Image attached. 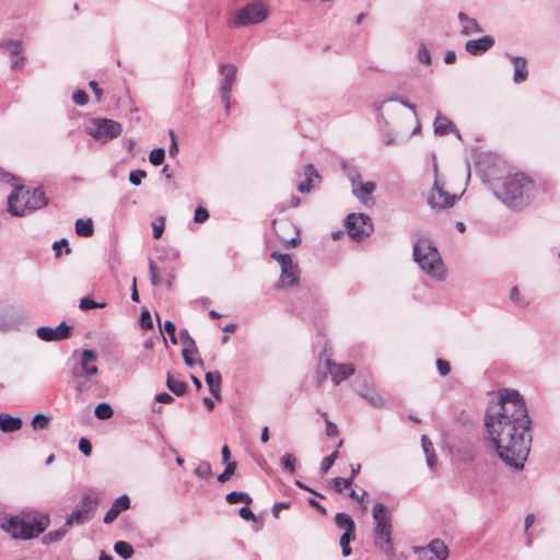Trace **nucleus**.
<instances>
[{
  "instance_id": "3c124183",
  "label": "nucleus",
  "mask_w": 560,
  "mask_h": 560,
  "mask_svg": "<svg viewBox=\"0 0 560 560\" xmlns=\"http://www.w3.org/2000/svg\"><path fill=\"white\" fill-rule=\"evenodd\" d=\"M418 59L424 65L431 63V54L424 44H420L418 48Z\"/></svg>"
},
{
  "instance_id": "69168bd1",
  "label": "nucleus",
  "mask_w": 560,
  "mask_h": 560,
  "mask_svg": "<svg viewBox=\"0 0 560 560\" xmlns=\"http://www.w3.org/2000/svg\"><path fill=\"white\" fill-rule=\"evenodd\" d=\"M425 460H427V465L430 468V470H432V471L435 470V468L438 466V457L435 455V452L425 454Z\"/></svg>"
},
{
  "instance_id": "423d86ee",
  "label": "nucleus",
  "mask_w": 560,
  "mask_h": 560,
  "mask_svg": "<svg viewBox=\"0 0 560 560\" xmlns=\"http://www.w3.org/2000/svg\"><path fill=\"white\" fill-rule=\"evenodd\" d=\"M47 205L48 198L42 188L19 187L8 196V212L14 217H25Z\"/></svg>"
},
{
  "instance_id": "680f3d73",
  "label": "nucleus",
  "mask_w": 560,
  "mask_h": 560,
  "mask_svg": "<svg viewBox=\"0 0 560 560\" xmlns=\"http://www.w3.org/2000/svg\"><path fill=\"white\" fill-rule=\"evenodd\" d=\"M436 368H438L440 375H442V376H446L451 371L450 363L443 359L436 360Z\"/></svg>"
},
{
  "instance_id": "e433bc0d",
  "label": "nucleus",
  "mask_w": 560,
  "mask_h": 560,
  "mask_svg": "<svg viewBox=\"0 0 560 560\" xmlns=\"http://www.w3.org/2000/svg\"><path fill=\"white\" fill-rule=\"evenodd\" d=\"M355 539V532H343L340 536L339 545L341 547V552L343 557H348L351 555L352 549L350 547V542Z\"/></svg>"
},
{
  "instance_id": "8fccbe9b",
  "label": "nucleus",
  "mask_w": 560,
  "mask_h": 560,
  "mask_svg": "<svg viewBox=\"0 0 560 560\" xmlns=\"http://www.w3.org/2000/svg\"><path fill=\"white\" fill-rule=\"evenodd\" d=\"M152 228H153V237L155 240H159L162 236L164 228H165V218L164 217L158 218V220L152 223Z\"/></svg>"
},
{
  "instance_id": "09e8293b",
  "label": "nucleus",
  "mask_w": 560,
  "mask_h": 560,
  "mask_svg": "<svg viewBox=\"0 0 560 560\" xmlns=\"http://www.w3.org/2000/svg\"><path fill=\"white\" fill-rule=\"evenodd\" d=\"M337 457H338V452L335 451L330 455L323 458L322 464H320V470L323 474H326L330 469V467L336 462Z\"/></svg>"
},
{
  "instance_id": "0eeeda50",
  "label": "nucleus",
  "mask_w": 560,
  "mask_h": 560,
  "mask_svg": "<svg viewBox=\"0 0 560 560\" xmlns=\"http://www.w3.org/2000/svg\"><path fill=\"white\" fill-rule=\"evenodd\" d=\"M268 10L261 2H250L240 9L235 16L229 22L231 27L238 28L265 21Z\"/></svg>"
},
{
  "instance_id": "5fc2aeb1",
  "label": "nucleus",
  "mask_w": 560,
  "mask_h": 560,
  "mask_svg": "<svg viewBox=\"0 0 560 560\" xmlns=\"http://www.w3.org/2000/svg\"><path fill=\"white\" fill-rule=\"evenodd\" d=\"M145 176L147 173L142 170L131 171L129 173V182L135 186H139Z\"/></svg>"
},
{
  "instance_id": "bb28decb",
  "label": "nucleus",
  "mask_w": 560,
  "mask_h": 560,
  "mask_svg": "<svg viewBox=\"0 0 560 560\" xmlns=\"http://www.w3.org/2000/svg\"><path fill=\"white\" fill-rule=\"evenodd\" d=\"M22 419L9 413H0V431L3 433L16 432L22 428Z\"/></svg>"
},
{
  "instance_id": "de8ad7c7",
  "label": "nucleus",
  "mask_w": 560,
  "mask_h": 560,
  "mask_svg": "<svg viewBox=\"0 0 560 560\" xmlns=\"http://www.w3.org/2000/svg\"><path fill=\"white\" fill-rule=\"evenodd\" d=\"M295 462L296 458L293 454H287L281 458V465L283 469L290 474H294L295 471Z\"/></svg>"
},
{
  "instance_id": "5701e85b",
  "label": "nucleus",
  "mask_w": 560,
  "mask_h": 560,
  "mask_svg": "<svg viewBox=\"0 0 560 560\" xmlns=\"http://www.w3.org/2000/svg\"><path fill=\"white\" fill-rule=\"evenodd\" d=\"M375 188L376 187L373 182L362 183L359 180L351 186V191L359 201H361L364 205H368V202L371 200L370 195L373 194Z\"/></svg>"
},
{
  "instance_id": "6e6d98bb",
  "label": "nucleus",
  "mask_w": 560,
  "mask_h": 560,
  "mask_svg": "<svg viewBox=\"0 0 560 560\" xmlns=\"http://www.w3.org/2000/svg\"><path fill=\"white\" fill-rule=\"evenodd\" d=\"M72 101L80 106H84L88 104L89 96L83 90H77L72 94Z\"/></svg>"
},
{
  "instance_id": "2eb2a0df",
  "label": "nucleus",
  "mask_w": 560,
  "mask_h": 560,
  "mask_svg": "<svg viewBox=\"0 0 560 560\" xmlns=\"http://www.w3.org/2000/svg\"><path fill=\"white\" fill-rule=\"evenodd\" d=\"M0 49L8 54L11 57H18L15 60L11 62V69L16 70L23 67L24 65V56H22L23 46L20 40L14 39H5L0 42Z\"/></svg>"
},
{
  "instance_id": "20e7f679",
  "label": "nucleus",
  "mask_w": 560,
  "mask_h": 560,
  "mask_svg": "<svg viewBox=\"0 0 560 560\" xmlns=\"http://www.w3.org/2000/svg\"><path fill=\"white\" fill-rule=\"evenodd\" d=\"M373 542L386 557L395 556V547L393 541V515L388 506L382 502L374 504L372 510Z\"/></svg>"
},
{
  "instance_id": "c85d7f7f",
  "label": "nucleus",
  "mask_w": 560,
  "mask_h": 560,
  "mask_svg": "<svg viewBox=\"0 0 560 560\" xmlns=\"http://www.w3.org/2000/svg\"><path fill=\"white\" fill-rule=\"evenodd\" d=\"M359 395L369 401L375 408H381L384 406L383 398L376 393L373 387L364 386L363 389L358 390Z\"/></svg>"
},
{
  "instance_id": "4c0bfd02",
  "label": "nucleus",
  "mask_w": 560,
  "mask_h": 560,
  "mask_svg": "<svg viewBox=\"0 0 560 560\" xmlns=\"http://www.w3.org/2000/svg\"><path fill=\"white\" fill-rule=\"evenodd\" d=\"M225 500L229 504H237L238 502H245L248 505L253 502V499L248 493L237 491H232L228 493Z\"/></svg>"
},
{
  "instance_id": "2f4dec72",
  "label": "nucleus",
  "mask_w": 560,
  "mask_h": 560,
  "mask_svg": "<svg viewBox=\"0 0 560 560\" xmlns=\"http://www.w3.org/2000/svg\"><path fill=\"white\" fill-rule=\"evenodd\" d=\"M75 233L80 236L89 237L94 233L93 222L91 219H78L75 221Z\"/></svg>"
},
{
  "instance_id": "412c9836",
  "label": "nucleus",
  "mask_w": 560,
  "mask_h": 560,
  "mask_svg": "<svg viewBox=\"0 0 560 560\" xmlns=\"http://www.w3.org/2000/svg\"><path fill=\"white\" fill-rule=\"evenodd\" d=\"M433 127L435 136L443 137L448 133H455L457 138H460L459 131L454 125V122L446 116H443L440 112H438L436 114Z\"/></svg>"
},
{
  "instance_id": "a18cd8bd",
  "label": "nucleus",
  "mask_w": 560,
  "mask_h": 560,
  "mask_svg": "<svg viewBox=\"0 0 560 560\" xmlns=\"http://www.w3.org/2000/svg\"><path fill=\"white\" fill-rule=\"evenodd\" d=\"M352 485V478H334L332 488L337 493H342L345 489Z\"/></svg>"
},
{
  "instance_id": "864d4df0",
  "label": "nucleus",
  "mask_w": 560,
  "mask_h": 560,
  "mask_svg": "<svg viewBox=\"0 0 560 560\" xmlns=\"http://www.w3.org/2000/svg\"><path fill=\"white\" fill-rule=\"evenodd\" d=\"M140 326L143 329H152L153 328V320L151 317V314L148 310H144L140 314Z\"/></svg>"
},
{
  "instance_id": "4be33fe9",
  "label": "nucleus",
  "mask_w": 560,
  "mask_h": 560,
  "mask_svg": "<svg viewBox=\"0 0 560 560\" xmlns=\"http://www.w3.org/2000/svg\"><path fill=\"white\" fill-rule=\"evenodd\" d=\"M129 508H130L129 497L126 494L120 495L113 502L109 510L106 512L103 522L105 524L113 523L121 512L128 510Z\"/></svg>"
},
{
  "instance_id": "7ed1b4c3",
  "label": "nucleus",
  "mask_w": 560,
  "mask_h": 560,
  "mask_svg": "<svg viewBox=\"0 0 560 560\" xmlns=\"http://www.w3.org/2000/svg\"><path fill=\"white\" fill-rule=\"evenodd\" d=\"M49 526L48 514L33 512L25 517L4 516L0 527L14 539H32L44 533Z\"/></svg>"
},
{
  "instance_id": "a878e982",
  "label": "nucleus",
  "mask_w": 560,
  "mask_h": 560,
  "mask_svg": "<svg viewBox=\"0 0 560 560\" xmlns=\"http://www.w3.org/2000/svg\"><path fill=\"white\" fill-rule=\"evenodd\" d=\"M298 283V266L292 261L281 267V278L278 288L290 285L293 287Z\"/></svg>"
},
{
  "instance_id": "13d9d810",
  "label": "nucleus",
  "mask_w": 560,
  "mask_h": 560,
  "mask_svg": "<svg viewBox=\"0 0 560 560\" xmlns=\"http://www.w3.org/2000/svg\"><path fill=\"white\" fill-rule=\"evenodd\" d=\"M238 515L245 521L257 522V516L248 506H243L238 510Z\"/></svg>"
},
{
  "instance_id": "cd10ccee",
  "label": "nucleus",
  "mask_w": 560,
  "mask_h": 560,
  "mask_svg": "<svg viewBox=\"0 0 560 560\" xmlns=\"http://www.w3.org/2000/svg\"><path fill=\"white\" fill-rule=\"evenodd\" d=\"M206 383L209 392L217 398L221 399V375L219 372H208L206 374Z\"/></svg>"
},
{
  "instance_id": "58836bf2",
  "label": "nucleus",
  "mask_w": 560,
  "mask_h": 560,
  "mask_svg": "<svg viewBox=\"0 0 560 560\" xmlns=\"http://www.w3.org/2000/svg\"><path fill=\"white\" fill-rule=\"evenodd\" d=\"M69 527H65V525L56 530H50L43 537L44 544H51L57 542L63 538V536L67 534Z\"/></svg>"
},
{
  "instance_id": "7c9ffc66",
  "label": "nucleus",
  "mask_w": 560,
  "mask_h": 560,
  "mask_svg": "<svg viewBox=\"0 0 560 560\" xmlns=\"http://www.w3.org/2000/svg\"><path fill=\"white\" fill-rule=\"evenodd\" d=\"M24 318L21 314H16L15 316L7 317L2 316L0 317V330L1 331H9L19 329V327L22 325Z\"/></svg>"
},
{
  "instance_id": "0e129e2a",
  "label": "nucleus",
  "mask_w": 560,
  "mask_h": 560,
  "mask_svg": "<svg viewBox=\"0 0 560 560\" xmlns=\"http://www.w3.org/2000/svg\"><path fill=\"white\" fill-rule=\"evenodd\" d=\"M421 445L424 454L434 453L433 444L427 435L421 436Z\"/></svg>"
},
{
  "instance_id": "338daca9",
  "label": "nucleus",
  "mask_w": 560,
  "mask_h": 560,
  "mask_svg": "<svg viewBox=\"0 0 560 560\" xmlns=\"http://www.w3.org/2000/svg\"><path fill=\"white\" fill-rule=\"evenodd\" d=\"M168 135L171 137V145H170V149H168V153L171 156L175 155L177 152H178V145H177V142H176V139H175V133L174 131L171 129L168 131Z\"/></svg>"
},
{
  "instance_id": "f704fd0d",
  "label": "nucleus",
  "mask_w": 560,
  "mask_h": 560,
  "mask_svg": "<svg viewBox=\"0 0 560 560\" xmlns=\"http://www.w3.org/2000/svg\"><path fill=\"white\" fill-rule=\"evenodd\" d=\"M178 338L180 339L184 348L182 351L186 352H198L194 338L189 335L187 329H180L178 331Z\"/></svg>"
},
{
  "instance_id": "393cba45",
  "label": "nucleus",
  "mask_w": 560,
  "mask_h": 560,
  "mask_svg": "<svg viewBox=\"0 0 560 560\" xmlns=\"http://www.w3.org/2000/svg\"><path fill=\"white\" fill-rule=\"evenodd\" d=\"M514 66L513 81L516 84L523 83L527 80L528 70H527V60L521 56H511L508 55Z\"/></svg>"
},
{
  "instance_id": "a19ab883",
  "label": "nucleus",
  "mask_w": 560,
  "mask_h": 560,
  "mask_svg": "<svg viewBox=\"0 0 560 560\" xmlns=\"http://www.w3.org/2000/svg\"><path fill=\"white\" fill-rule=\"evenodd\" d=\"M106 306V302H95L90 296H84L80 300L79 307L82 311H89L92 308H104Z\"/></svg>"
},
{
  "instance_id": "c756f323",
  "label": "nucleus",
  "mask_w": 560,
  "mask_h": 560,
  "mask_svg": "<svg viewBox=\"0 0 560 560\" xmlns=\"http://www.w3.org/2000/svg\"><path fill=\"white\" fill-rule=\"evenodd\" d=\"M335 524L339 529H343V532H355L354 521L345 512L336 513Z\"/></svg>"
},
{
  "instance_id": "f8f14e48",
  "label": "nucleus",
  "mask_w": 560,
  "mask_h": 560,
  "mask_svg": "<svg viewBox=\"0 0 560 560\" xmlns=\"http://www.w3.org/2000/svg\"><path fill=\"white\" fill-rule=\"evenodd\" d=\"M457 199V195L447 192L443 185L435 179L433 191L428 197V203L433 209H446L453 207Z\"/></svg>"
},
{
  "instance_id": "c9c22d12",
  "label": "nucleus",
  "mask_w": 560,
  "mask_h": 560,
  "mask_svg": "<svg viewBox=\"0 0 560 560\" xmlns=\"http://www.w3.org/2000/svg\"><path fill=\"white\" fill-rule=\"evenodd\" d=\"M114 551L125 560L131 558L135 553L133 547L129 542L124 540L115 542Z\"/></svg>"
},
{
  "instance_id": "1a4fd4ad",
  "label": "nucleus",
  "mask_w": 560,
  "mask_h": 560,
  "mask_svg": "<svg viewBox=\"0 0 560 560\" xmlns=\"http://www.w3.org/2000/svg\"><path fill=\"white\" fill-rule=\"evenodd\" d=\"M345 225L352 240L362 241L373 232L371 218L364 213H350L347 215Z\"/></svg>"
},
{
  "instance_id": "bf43d9fd",
  "label": "nucleus",
  "mask_w": 560,
  "mask_h": 560,
  "mask_svg": "<svg viewBox=\"0 0 560 560\" xmlns=\"http://www.w3.org/2000/svg\"><path fill=\"white\" fill-rule=\"evenodd\" d=\"M271 257L276 259L281 267L292 261L291 256L289 254L272 252Z\"/></svg>"
},
{
  "instance_id": "4468645a",
  "label": "nucleus",
  "mask_w": 560,
  "mask_h": 560,
  "mask_svg": "<svg viewBox=\"0 0 560 560\" xmlns=\"http://www.w3.org/2000/svg\"><path fill=\"white\" fill-rule=\"evenodd\" d=\"M420 560H445L448 556L447 546L440 539H433L427 547L417 549Z\"/></svg>"
},
{
  "instance_id": "473e14b6",
  "label": "nucleus",
  "mask_w": 560,
  "mask_h": 560,
  "mask_svg": "<svg viewBox=\"0 0 560 560\" xmlns=\"http://www.w3.org/2000/svg\"><path fill=\"white\" fill-rule=\"evenodd\" d=\"M340 167L348 177L351 186L354 185L357 182L360 180V172L357 166L350 164L349 162L342 160L340 161Z\"/></svg>"
},
{
  "instance_id": "f257e3e1",
  "label": "nucleus",
  "mask_w": 560,
  "mask_h": 560,
  "mask_svg": "<svg viewBox=\"0 0 560 560\" xmlns=\"http://www.w3.org/2000/svg\"><path fill=\"white\" fill-rule=\"evenodd\" d=\"M530 423L524 398L515 389L501 390L486 410L485 427L492 445L502 462L516 470L524 467L530 451Z\"/></svg>"
},
{
  "instance_id": "39448f33",
  "label": "nucleus",
  "mask_w": 560,
  "mask_h": 560,
  "mask_svg": "<svg viewBox=\"0 0 560 560\" xmlns=\"http://www.w3.org/2000/svg\"><path fill=\"white\" fill-rule=\"evenodd\" d=\"M413 260L419 268L435 280H443L445 268L441 255L435 245L429 238H418L413 244Z\"/></svg>"
},
{
  "instance_id": "9b49d317",
  "label": "nucleus",
  "mask_w": 560,
  "mask_h": 560,
  "mask_svg": "<svg viewBox=\"0 0 560 560\" xmlns=\"http://www.w3.org/2000/svg\"><path fill=\"white\" fill-rule=\"evenodd\" d=\"M96 360L97 354L94 350L84 349L81 353L79 362L72 368V377L75 380L84 378L85 381H90L91 377H93L98 372V369L95 364Z\"/></svg>"
},
{
  "instance_id": "9d476101",
  "label": "nucleus",
  "mask_w": 560,
  "mask_h": 560,
  "mask_svg": "<svg viewBox=\"0 0 560 560\" xmlns=\"http://www.w3.org/2000/svg\"><path fill=\"white\" fill-rule=\"evenodd\" d=\"M97 502L96 498L85 494L77 504L75 509L67 516L65 527L89 522L93 517Z\"/></svg>"
},
{
  "instance_id": "052dcab7",
  "label": "nucleus",
  "mask_w": 560,
  "mask_h": 560,
  "mask_svg": "<svg viewBox=\"0 0 560 560\" xmlns=\"http://www.w3.org/2000/svg\"><path fill=\"white\" fill-rule=\"evenodd\" d=\"M79 450L85 455L90 456L92 454V444L85 438H81L79 441Z\"/></svg>"
},
{
  "instance_id": "dca6fc26",
  "label": "nucleus",
  "mask_w": 560,
  "mask_h": 560,
  "mask_svg": "<svg viewBox=\"0 0 560 560\" xmlns=\"http://www.w3.org/2000/svg\"><path fill=\"white\" fill-rule=\"evenodd\" d=\"M495 44L494 37L485 35L478 39H469L465 43V50L471 56H479L490 50Z\"/></svg>"
},
{
  "instance_id": "ddd939ff",
  "label": "nucleus",
  "mask_w": 560,
  "mask_h": 560,
  "mask_svg": "<svg viewBox=\"0 0 560 560\" xmlns=\"http://www.w3.org/2000/svg\"><path fill=\"white\" fill-rule=\"evenodd\" d=\"M36 336L47 342L61 341L70 338L71 326L66 322H61L57 327L40 326L36 329Z\"/></svg>"
},
{
  "instance_id": "a211bd4d",
  "label": "nucleus",
  "mask_w": 560,
  "mask_h": 560,
  "mask_svg": "<svg viewBox=\"0 0 560 560\" xmlns=\"http://www.w3.org/2000/svg\"><path fill=\"white\" fill-rule=\"evenodd\" d=\"M219 73L223 77L219 92H231L236 80L237 68L233 63L222 62L218 67Z\"/></svg>"
},
{
  "instance_id": "6e6552de",
  "label": "nucleus",
  "mask_w": 560,
  "mask_h": 560,
  "mask_svg": "<svg viewBox=\"0 0 560 560\" xmlns=\"http://www.w3.org/2000/svg\"><path fill=\"white\" fill-rule=\"evenodd\" d=\"M85 131L93 139L101 143H106L120 136L122 127L118 121L113 119L94 118L91 126L85 128Z\"/></svg>"
},
{
  "instance_id": "774afa93",
  "label": "nucleus",
  "mask_w": 560,
  "mask_h": 560,
  "mask_svg": "<svg viewBox=\"0 0 560 560\" xmlns=\"http://www.w3.org/2000/svg\"><path fill=\"white\" fill-rule=\"evenodd\" d=\"M155 400L160 404H171L174 398L168 393H160L155 396Z\"/></svg>"
},
{
  "instance_id": "e2e57ef3",
  "label": "nucleus",
  "mask_w": 560,
  "mask_h": 560,
  "mask_svg": "<svg viewBox=\"0 0 560 560\" xmlns=\"http://www.w3.org/2000/svg\"><path fill=\"white\" fill-rule=\"evenodd\" d=\"M305 180L312 182L313 178H317L318 172L313 164H306L304 167Z\"/></svg>"
},
{
  "instance_id": "49530a36",
  "label": "nucleus",
  "mask_w": 560,
  "mask_h": 560,
  "mask_svg": "<svg viewBox=\"0 0 560 560\" xmlns=\"http://www.w3.org/2000/svg\"><path fill=\"white\" fill-rule=\"evenodd\" d=\"M49 421V417L42 413H37L32 420V427L34 430H43L48 427Z\"/></svg>"
},
{
  "instance_id": "c03bdc74",
  "label": "nucleus",
  "mask_w": 560,
  "mask_h": 560,
  "mask_svg": "<svg viewBox=\"0 0 560 560\" xmlns=\"http://www.w3.org/2000/svg\"><path fill=\"white\" fill-rule=\"evenodd\" d=\"M164 159H165V150L163 148H156L150 152L149 161L151 164H153L155 166L161 165L163 163Z\"/></svg>"
},
{
  "instance_id": "6ab92c4d",
  "label": "nucleus",
  "mask_w": 560,
  "mask_h": 560,
  "mask_svg": "<svg viewBox=\"0 0 560 560\" xmlns=\"http://www.w3.org/2000/svg\"><path fill=\"white\" fill-rule=\"evenodd\" d=\"M277 224H278L277 221L273 220L272 228H273L275 232L279 235V238L283 243L285 248L295 247V246H298L300 244V242H301V240H300V230L292 222H290V221H281L279 223V229L281 231H287V230H292L293 231L294 235L291 238H289V240L279 234V231L277 230Z\"/></svg>"
},
{
  "instance_id": "603ef678",
  "label": "nucleus",
  "mask_w": 560,
  "mask_h": 560,
  "mask_svg": "<svg viewBox=\"0 0 560 560\" xmlns=\"http://www.w3.org/2000/svg\"><path fill=\"white\" fill-rule=\"evenodd\" d=\"M209 219V211L203 207H197L194 214V221L196 223H205Z\"/></svg>"
},
{
  "instance_id": "f03ea898",
  "label": "nucleus",
  "mask_w": 560,
  "mask_h": 560,
  "mask_svg": "<svg viewBox=\"0 0 560 560\" xmlns=\"http://www.w3.org/2000/svg\"><path fill=\"white\" fill-rule=\"evenodd\" d=\"M535 192L534 182L522 173L506 176L502 185L495 189L494 195L511 209H522L533 199Z\"/></svg>"
},
{
  "instance_id": "aec40b11",
  "label": "nucleus",
  "mask_w": 560,
  "mask_h": 560,
  "mask_svg": "<svg viewBox=\"0 0 560 560\" xmlns=\"http://www.w3.org/2000/svg\"><path fill=\"white\" fill-rule=\"evenodd\" d=\"M326 363L331 375V380L335 384H339L340 382L347 380L353 375L355 371L351 364H336L330 360H327Z\"/></svg>"
},
{
  "instance_id": "b1692460",
  "label": "nucleus",
  "mask_w": 560,
  "mask_h": 560,
  "mask_svg": "<svg viewBox=\"0 0 560 560\" xmlns=\"http://www.w3.org/2000/svg\"><path fill=\"white\" fill-rule=\"evenodd\" d=\"M457 19L462 23L460 34L464 36H471L476 34H480L483 32V28L477 22L476 19L469 18L466 13L459 12L457 14Z\"/></svg>"
},
{
  "instance_id": "79ce46f5",
  "label": "nucleus",
  "mask_w": 560,
  "mask_h": 560,
  "mask_svg": "<svg viewBox=\"0 0 560 560\" xmlns=\"http://www.w3.org/2000/svg\"><path fill=\"white\" fill-rule=\"evenodd\" d=\"M195 475L200 479H208L212 475L211 465L209 462H200V464L195 469Z\"/></svg>"
},
{
  "instance_id": "72a5a7b5",
  "label": "nucleus",
  "mask_w": 560,
  "mask_h": 560,
  "mask_svg": "<svg viewBox=\"0 0 560 560\" xmlns=\"http://www.w3.org/2000/svg\"><path fill=\"white\" fill-rule=\"evenodd\" d=\"M166 386L176 396L184 395L187 389L186 383L183 381L176 380L175 377H173L171 375V373L167 374Z\"/></svg>"
},
{
  "instance_id": "ea45409f",
  "label": "nucleus",
  "mask_w": 560,
  "mask_h": 560,
  "mask_svg": "<svg viewBox=\"0 0 560 560\" xmlns=\"http://www.w3.org/2000/svg\"><path fill=\"white\" fill-rule=\"evenodd\" d=\"M95 417L100 420H107L113 417V408L107 402H101L95 407Z\"/></svg>"
},
{
  "instance_id": "37998d69",
  "label": "nucleus",
  "mask_w": 560,
  "mask_h": 560,
  "mask_svg": "<svg viewBox=\"0 0 560 560\" xmlns=\"http://www.w3.org/2000/svg\"><path fill=\"white\" fill-rule=\"evenodd\" d=\"M236 466V462L226 463L223 472L218 476V481L220 483L226 482L234 475Z\"/></svg>"
},
{
  "instance_id": "f3484780",
  "label": "nucleus",
  "mask_w": 560,
  "mask_h": 560,
  "mask_svg": "<svg viewBox=\"0 0 560 560\" xmlns=\"http://www.w3.org/2000/svg\"><path fill=\"white\" fill-rule=\"evenodd\" d=\"M149 272L151 283L154 287L161 284H166L167 287H171L175 278V272L173 268L161 270L155 266V264L152 260H150L149 262Z\"/></svg>"
},
{
  "instance_id": "4d7b16f0",
  "label": "nucleus",
  "mask_w": 560,
  "mask_h": 560,
  "mask_svg": "<svg viewBox=\"0 0 560 560\" xmlns=\"http://www.w3.org/2000/svg\"><path fill=\"white\" fill-rule=\"evenodd\" d=\"M322 416L325 418L326 422V434L328 436H336L338 434L337 425L328 419L327 412H323Z\"/></svg>"
}]
</instances>
